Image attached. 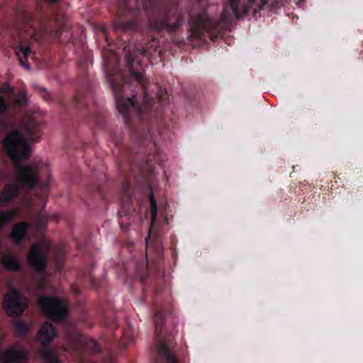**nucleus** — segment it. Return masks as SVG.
I'll list each match as a JSON object with an SVG mask.
<instances>
[{"mask_svg":"<svg viewBox=\"0 0 363 363\" xmlns=\"http://www.w3.org/2000/svg\"><path fill=\"white\" fill-rule=\"evenodd\" d=\"M138 54L148 56L150 51L148 46H141L133 52L128 50L125 56L126 67L130 75H107V80L113 91L118 112L122 115L125 125L130 130L133 139L140 143V150L135 151L123 145V137L120 133H111L110 137L118 150V168L124 178L122 182L123 195L120 217L127 216L131 211L129 205L132 202L130 192V177L135 175V169L143 170L145 166L151 167V163L159 164L162 161L160 149L151 140L150 127L162 116L160 101L156 102L147 92V79L139 68H135L134 62Z\"/></svg>","mask_w":363,"mask_h":363,"instance_id":"1","label":"nucleus"},{"mask_svg":"<svg viewBox=\"0 0 363 363\" xmlns=\"http://www.w3.org/2000/svg\"><path fill=\"white\" fill-rule=\"evenodd\" d=\"M41 124L32 117L22 121L20 128L6 134L2 140L3 150L14 164L17 184H6L0 194V206H6L20 194L19 186L33 190L37 189L41 199H44L48 189L50 175L45 182H40L38 167L35 163L22 164L21 161L28 160L31 149L28 140L36 142L40 137Z\"/></svg>","mask_w":363,"mask_h":363,"instance_id":"2","label":"nucleus"},{"mask_svg":"<svg viewBox=\"0 0 363 363\" xmlns=\"http://www.w3.org/2000/svg\"><path fill=\"white\" fill-rule=\"evenodd\" d=\"M180 1L116 0L117 13L112 29L116 34H131L142 29L147 18L152 30L175 33L185 19Z\"/></svg>","mask_w":363,"mask_h":363,"instance_id":"3","label":"nucleus"},{"mask_svg":"<svg viewBox=\"0 0 363 363\" xmlns=\"http://www.w3.org/2000/svg\"><path fill=\"white\" fill-rule=\"evenodd\" d=\"M38 306L41 311L54 321L64 320L68 313L64 301L57 297L43 296L38 299Z\"/></svg>","mask_w":363,"mask_h":363,"instance_id":"4","label":"nucleus"},{"mask_svg":"<svg viewBox=\"0 0 363 363\" xmlns=\"http://www.w3.org/2000/svg\"><path fill=\"white\" fill-rule=\"evenodd\" d=\"M3 306L9 316L19 317L28 306L23 301L22 296L19 292L12 291L4 296Z\"/></svg>","mask_w":363,"mask_h":363,"instance_id":"5","label":"nucleus"},{"mask_svg":"<svg viewBox=\"0 0 363 363\" xmlns=\"http://www.w3.org/2000/svg\"><path fill=\"white\" fill-rule=\"evenodd\" d=\"M28 262L38 272H43L48 267V253L42 250L40 245L35 244L28 254Z\"/></svg>","mask_w":363,"mask_h":363,"instance_id":"6","label":"nucleus"},{"mask_svg":"<svg viewBox=\"0 0 363 363\" xmlns=\"http://www.w3.org/2000/svg\"><path fill=\"white\" fill-rule=\"evenodd\" d=\"M174 345L170 338L161 340L157 344L158 355L163 363H177Z\"/></svg>","mask_w":363,"mask_h":363,"instance_id":"7","label":"nucleus"},{"mask_svg":"<svg viewBox=\"0 0 363 363\" xmlns=\"http://www.w3.org/2000/svg\"><path fill=\"white\" fill-rule=\"evenodd\" d=\"M28 359L27 352L16 346L0 350V361L4 363H24Z\"/></svg>","mask_w":363,"mask_h":363,"instance_id":"8","label":"nucleus"},{"mask_svg":"<svg viewBox=\"0 0 363 363\" xmlns=\"http://www.w3.org/2000/svg\"><path fill=\"white\" fill-rule=\"evenodd\" d=\"M56 335L57 330L54 325L50 322H45L40 327L36 337L42 345H46L52 341Z\"/></svg>","mask_w":363,"mask_h":363,"instance_id":"9","label":"nucleus"},{"mask_svg":"<svg viewBox=\"0 0 363 363\" xmlns=\"http://www.w3.org/2000/svg\"><path fill=\"white\" fill-rule=\"evenodd\" d=\"M0 263L8 271L19 272L22 269V264L17 256L11 253H4L0 257Z\"/></svg>","mask_w":363,"mask_h":363,"instance_id":"10","label":"nucleus"},{"mask_svg":"<svg viewBox=\"0 0 363 363\" xmlns=\"http://www.w3.org/2000/svg\"><path fill=\"white\" fill-rule=\"evenodd\" d=\"M30 225L26 221H21L16 224L10 233V238L16 244L19 245L27 237Z\"/></svg>","mask_w":363,"mask_h":363,"instance_id":"11","label":"nucleus"},{"mask_svg":"<svg viewBox=\"0 0 363 363\" xmlns=\"http://www.w3.org/2000/svg\"><path fill=\"white\" fill-rule=\"evenodd\" d=\"M91 102L94 104L91 91H87L86 94L79 93L72 99V103L74 105L79 106L82 108L89 107Z\"/></svg>","mask_w":363,"mask_h":363,"instance_id":"12","label":"nucleus"},{"mask_svg":"<svg viewBox=\"0 0 363 363\" xmlns=\"http://www.w3.org/2000/svg\"><path fill=\"white\" fill-rule=\"evenodd\" d=\"M31 50L29 46H23L20 45L16 49V54L19 60L21 65L24 67L29 68V65L27 62L28 56L30 55Z\"/></svg>","mask_w":363,"mask_h":363,"instance_id":"13","label":"nucleus"},{"mask_svg":"<svg viewBox=\"0 0 363 363\" xmlns=\"http://www.w3.org/2000/svg\"><path fill=\"white\" fill-rule=\"evenodd\" d=\"M30 330V326L25 321H17L15 323V334L18 337H24Z\"/></svg>","mask_w":363,"mask_h":363,"instance_id":"14","label":"nucleus"},{"mask_svg":"<svg viewBox=\"0 0 363 363\" xmlns=\"http://www.w3.org/2000/svg\"><path fill=\"white\" fill-rule=\"evenodd\" d=\"M154 315H155V329L156 332L158 333L160 327L164 323L165 320V313L162 309L155 308L154 309Z\"/></svg>","mask_w":363,"mask_h":363,"instance_id":"15","label":"nucleus"},{"mask_svg":"<svg viewBox=\"0 0 363 363\" xmlns=\"http://www.w3.org/2000/svg\"><path fill=\"white\" fill-rule=\"evenodd\" d=\"M149 199L150 203L151 224L152 225L156 221L157 216V204L152 189H150Z\"/></svg>","mask_w":363,"mask_h":363,"instance_id":"16","label":"nucleus"},{"mask_svg":"<svg viewBox=\"0 0 363 363\" xmlns=\"http://www.w3.org/2000/svg\"><path fill=\"white\" fill-rule=\"evenodd\" d=\"M14 211H0V230L3 226L7 224L15 216Z\"/></svg>","mask_w":363,"mask_h":363,"instance_id":"17","label":"nucleus"},{"mask_svg":"<svg viewBox=\"0 0 363 363\" xmlns=\"http://www.w3.org/2000/svg\"><path fill=\"white\" fill-rule=\"evenodd\" d=\"M104 186L99 184H92L89 189V193L91 195L97 194L101 199H104V195L103 192Z\"/></svg>","mask_w":363,"mask_h":363,"instance_id":"18","label":"nucleus"},{"mask_svg":"<svg viewBox=\"0 0 363 363\" xmlns=\"http://www.w3.org/2000/svg\"><path fill=\"white\" fill-rule=\"evenodd\" d=\"M43 358L46 363H60L58 357L50 350H47L44 352Z\"/></svg>","mask_w":363,"mask_h":363,"instance_id":"19","label":"nucleus"},{"mask_svg":"<svg viewBox=\"0 0 363 363\" xmlns=\"http://www.w3.org/2000/svg\"><path fill=\"white\" fill-rule=\"evenodd\" d=\"M27 102L26 95L24 92H19L16 96V103L19 105H24Z\"/></svg>","mask_w":363,"mask_h":363,"instance_id":"20","label":"nucleus"},{"mask_svg":"<svg viewBox=\"0 0 363 363\" xmlns=\"http://www.w3.org/2000/svg\"><path fill=\"white\" fill-rule=\"evenodd\" d=\"M37 88H38L39 94L41 96V97L44 100L48 101L50 99V94L48 92L46 89H45L43 87H40V86H38Z\"/></svg>","mask_w":363,"mask_h":363,"instance_id":"21","label":"nucleus"},{"mask_svg":"<svg viewBox=\"0 0 363 363\" xmlns=\"http://www.w3.org/2000/svg\"><path fill=\"white\" fill-rule=\"evenodd\" d=\"M8 110L7 104L4 100V96H0V113H5Z\"/></svg>","mask_w":363,"mask_h":363,"instance_id":"22","label":"nucleus"},{"mask_svg":"<svg viewBox=\"0 0 363 363\" xmlns=\"http://www.w3.org/2000/svg\"><path fill=\"white\" fill-rule=\"evenodd\" d=\"M101 30L105 38L106 41L107 42L108 44L110 45L111 43V40L109 38V35L108 34V31H107L106 28L104 26H102L101 28Z\"/></svg>","mask_w":363,"mask_h":363,"instance_id":"23","label":"nucleus"},{"mask_svg":"<svg viewBox=\"0 0 363 363\" xmlns=\"http://www.w3.org/2000/svg\"><path fill=\"white\" fill-rule=\"evenodd\" d=\"M157 40L155 39V38H152L151 40V41L149 42V44H150V48H156L157 45Z\"/></svg>","mask_w":363,"mask_h":363,"instance_id":"24","label":"nucleus"},{"mask_svg":"<svg viewBox=\"0 0 363 363\" xmlns=\"http://www.w3.org/2000/svg\"><path fill=\"white\" fill-rule=\"evenodd\" d=\"M93 350L96 353H100L101 349L100 346L96 342H94V350Z\"/></svg>","mask_w":363,"mask_h":363,"instance_id":"25","label":"nucleus"},{"mask_svg":"<svg viewBox=\"0 0 363 363\" xmlns=\"http://www.w3.org/2000/svg\"><path fill=\"white\" fill-rule=\"evenodd\" d=\"M78 64L79 66H80L84 69L85 66V59H79Z\"/></svg>","mask_w":363,"mask_h":363,"instance_id":"26","label":"nucleus"},{"mask_svg":"<svg viewBox=\"0 0 363 363\" xmlns=\"http://www.w3.org/2000/svg\"><path fill=\"white\" fill-rule=\"evenodd\" d=\"M46 1L50 4H55L57 2L59 1V0H46Z\"/></svg>","mask_w":363,"mask_h":363,"instance_id":"27","label":"nucleus"},{"mask_svg":"<svg viewBox=\"0 0 363 363\" xmlns=\"http://www.w3.org/2000/svg\"><path fill=\"white\" fill-rule=\"evenodd\" d=\"M6 174L4 172H0V180L6 179Z\"/></svg>","mask_w":363,"mask_h":363,"instance_id":"28","label":"nucleus"},{"mask_svg":"<svg viewBox=\"0 0 363 363\" xmlns=\"http://www.w3.org/2000/svg\"><path fill=\"white\" fill-rule=\"evenodd\" d=\"M6 1L7 0H1V1L0 2V9L3 7L4 4L6 3Z\"/></svg>","mask_w":363,"mask_h":363,"instance_id":"29","label":"nucleus"},{"mask_svg":"<svg viewBox=\"0 0 363 363\" xmlns=\"http://www.w3.org/2000/svg\"><path fill=\"white\" fill-rule=\"evenodd\" d=\"M91 117L93 118V119H94V120H96V121L97 120V119L96 118V115H95V114H94V113H91Z\"/></svg>","mask_w":363,"mask_h":363,"instance_id":"30","label":"nucleus"}]
</instances>
